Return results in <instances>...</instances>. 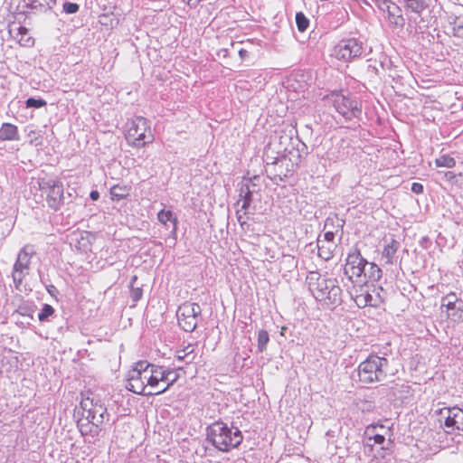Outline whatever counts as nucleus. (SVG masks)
<instances>
[{"mask_svg":"<svg viewBox=\"0 0 463 463\" xmlns=\"http://www.w3.org/2000/svg\"><path fill=\"white\" fill-rule=\"evenodd\" d=\"M306 282L313 297L324 305L335 308L342 303L343 291L336 279L327 278L318 271H309Z\"/></svg>","mask_w":463,"mask_h":463,"instance_id":"1","label":"nucleus"},{"mask_svg":"<svg viewBox=\"0 0 463 463\" xmlns=\"http://www.w3.org/2000/svg\"><path fill=\"white\" fill-rule=\"evenodd\" d=\"M82 411V419L78 420V428L82 435L89 432L93 436L98 435L100 431V425L109 420V413L107 408L100 402L99 400H95L93 397L82 398L80 403V409L77 413Z\"/></svg>","mask_w":463,"mask_h":463,"instance_id":"2","label":"nucleus"},{"mask_svg":"<svg viewBox=\"0 0 463 463\" xmlns=\"http://www.w3.org/2000/svg\"><path fill=\"white\" fill-rule=\"evenodd\" d=\"M207 440L214 448L222 452H228L237 448L243 439L241 431L233 426L229 427L222 421H215L206 429Z\"/></svg>","mask_w":463,"mask_h":463,"instance_id":"3","label":"nucleus"},{"mask_svg":"<svg viewBox=\"0 0 463 463\" xmlns=\"http://www.w3.org/2000/svg\"><path fill=\"white\" fill-rule=\"evenodd\" d=\"M389 361L376 354H370L358 366L359 381L365 384L383 382L387 377Z\"/></svg>","mask_w":463,"mask_h":463,"instance_id":"4","label":"nucleus"},{"mask_svg":"<svg viewBox=\"0 0 463 463\" xmlns=\"http://www.w3.org/2000/svg\"><path fill=\"white\" fill-rule=\"evenodd\" d=\"M128 142L134 146H144L154 140L149 122L144 117H136L128 123Z\"/></svg>","mask_w":463,"mask_h":463,"instance_id":"5","label":"nucleus"},{"mask_svg":"<svg viewBox=\"0 0 463 463\" xmlns=\"http://www.w3.org/2000/svg\"><path fill=\"white\" fill-rule=\"evenodd\" d=\"M149 373V363L139 361L128 371L126 388L136 393L147 396V382Z\"/></svg>","mask_w":463,"mask_h":463,"instance_id":"6","label":"nucleus"},{"mask_svg":"<svg viewBox=\"0 0 463 463\" xmlns=\"http://www.w3.org/2000/svg\"><path fill=\"white\" fill-rule=\"evenodd\" d=\"M327 101L332 103L335 110L346 120L359 118L362 113L360 102L343 94L333 93L327 97Z\"/></svg>","mask_w":463,"mask_h":463,"instance_id":"7","label":"nucleus"},{"mask_svg":"<svg viewBox=\"0 0 463 463\" xmlns=\"http://www.w3.org/2000/svg\"><path fill=\"white\" fill-rule=\"evenodd\" d=\"M40 190L46 194L48 206L58 211L65 202L63 184L56 179H42L38 182Z\"/></svg>","mask_w":463,"mask_h":463,"instance_id":"8","label":"nucleus"},{"mask_svg":"<svg viewBox=\"0 0 463 463\" xmlns=\"http://www.w3.org/2000/svg\"><path fill=\"white\" fill-rule=\"evenodd\" d=\"M439 424L448 434L459 435L463 431V410L458 407L439 410Z\"/></svg>","mask_w":463,"mask_h":463,"instance_id":"9","label":"nucleus"},{"mask_svg":"<svg viewBox=\"0 0 463 463\" xmlns=\"http://www.w3.org/2000/svg\"><path fill=\"white\" fill-rule=\"evenodd\" d=\"M202 308L197 303L185 302L176 312L179 326L185 332H194L201 317Z\"/></svg>","mask_w":463,"mask_h":463,"instance_id":"10","label":"nucleus"},{"mask_svg":"<svg viewBox=\"0 0 463 463\" xmlns=\"http://www.w3.org/2000/svg\"><path fill=\"white\" fill-rule=\"evenodd\" d=\"M34 253V248L30 244L25 245L20 250L12 272L13 280L16 288L20 287L25 276L28 275L31 258Z\"/></svg>","mask_w":463,"mask_h":463,"instance_id":"11","label":"nucleus"},{"mask_svg":"<svg viewBox=\"0 0 463 463\" xmlns=\"http://www.w3.org/2000/svg\"><path fill=\"white\" fill-rule=\"evenodd\" d=\"M367 282V280L358 282L359 285L354 286L352 291L350 292L352 298L360 308L365 307L367 306L378 307L383 301L380 293L375 292V289L373 290L374 294L370 292V287Z\"/></svg>","mask_w":463,"mask_h":463,"instance_id":"12","label":"nucleus"},{"mask_svg":"<svg viewBox=\"0 0 463 463\" xmlns=\"http://www.w3.org/2000/svg\"><path fill=\"white\" fill-rule=\"evenodd\" d=\"M337 59L345 61L358 58L363 53V43L354 38L343 39L335 49Z\"/></svg>","mask_w":463,"mask_h":463,"instance_id":"13","label":"nucleus"},{"mask_svg":"<svg viewBox=\"0 0 463 463\" xmlns=\"http://www.w3.org/2000/svg\"><path fill=\"white\" fill-rule=\"evenodd\" d=\"M365 264H367V260L363 258L360 251L357 249H353L346 258L345 274L348 276L349 279L356 277V282H363L362 275L364 272Z\"/></svg>","mask_w":463,"mask_h":463,"instance_id":"14","label":"nucleus"},{"mask_svg":"<svg viewBox=\"0 0 463 463\" xmlns=\"http://www.w3.org/2000/svg\"><path fill=\"white\" fill-rule=\"evenodd\" d=\"M446 308L447 317L453 322H459L463 314V300L455 293L447 294L441 299V309Z\"/></svg>","mask_w":463,"mask_h":463,"instance_id":"15","label":"nucleus"},{"mask_svg":"<svg viewBox=\"0 0 463 463\" xmlns=\"http://www.w3.org/2000/svg\"><path fill=\"white\" fill-rule=\"evenodd\" d=\"M161 382H164V367L149 363L147 396L160 395L166 392Z\"/></svg>","mask_w":463,"mask_h":463,"instance_id":"16","label":"nucleus"},{"mask_svg":"<svg viewBox=\"0 0 463 463\" xmlns=\"http://www.w3.org/2000/svg\"><path fill=\"white\" fill-rule=\"evenodd\" d=\"M271 146L276 150L277 155H281V157H285L286 153H290V149L294 148L292 133H286L284 131L276 133L272 142L269 145V149H271Z\"/></svg>","mask_w":463,"mask_h":463,"instance_id":"17","label":"nucleus"},{"mask_svg":"<svg viewBox=\"0 0 463 463\" xmlns=\"http://www.w3.org/2000/svg\"><path fill=\"white\" fill-rule=\"evenodd\" d=\"M379 430H384L385 428L383 425H370L366 428V446L372 449L374 444H378L382 449H389L388 444L391 443V440L389 439L386 443L385 435L381 433Z\"/></svg>","mask_w":463,"mask_h":463,"instance_id":"18","label":"nucleus"},{"mask_svg":"<svg viewBox=\"0 0 463 463\" xmlns=\"http://www.w3.org/2000/svg\"><path fill=\"white\" fill-rule=\"evenodd\" d=\"M254 194H251L250 193V190H249L248 187H244L243 185L241 184L240 186V189H239V201H238V204L241 203V210L244 211V214H247L248 213V211L250 210V205L252 203V202L254 201Z\"/></svg>","mask_w":463,"mask_h":463,"instance_id":"19","label":"nucleus"},{"mask_svg":"<svg viewBox=\"0 0 463 463\" xmlns=\"http://www.w3.org/2000/svg\"><path fill=\"white\" fill-rule=\"evenodd\" d=\"M56 0H24V5L35 12L43 13L52 8Z\"/></svg>","mask_w":463,"mask_h":463,"instance_id":"20","label":"nucleus"},{"mask_svg":"<svg viewBox=\"0 0 463 463\" xmlns=\"http://www.w3.org/2000/svg\"><path fill=\"white\" fill-rule=\"evenodd\" d=\"M18 128L11 123H4L0 128V140H18Z\"/></svg>","mask_w":463,"mask_h":463,"instance_id":"21","label":"nucleus"},{"mask_svg":"<svg viewBox=\"0 0 463 463\" xmlns=\"http://www.w3.org/2000/svg\"><path fill=\"white\" fill-rule=\"evenodd\" d=\"M399 248L400 242L394 239H392L391 241L384 246L382 256L387 264H392L394 262L395 254Z\"/></svg>","mask_w":463,"mask_h":463,"instance_id":"22","label":"nucleus"},{"mask_svg":"<svg viewBox=\"0 0 463 463\" xmlns=\"http://www.w3.org/2000/svg\"><path fill=\"white\" fill-rule=\"evenodd\" d=\"M382 277V269L374 263L368 262L364 265V272H363L362 279L369 280L374 282L381 279Z\"/></svg>","mask_w":463,"mask_h":463,"instance_id":"23","label":"nucleus"},{"mask_svg":"<svg viewBox=\"0 0 463 463\" xmlns=\"http://www.w3.org/2000/svg\"><path fill=\"white\" fill-rule=\"evenodd\" d=\"M380 8L386 12L388 16H395L400 21V24L402 23V8L398 5L390 0H383L380 5Z\"/></svg>","mask_w":463,"mask_h":463,"instance_id":"24","label":"nucleus"},{"mask_svg":"<svg viewBox=\"0 0 463 463\" xmlns=\"http://www.w3.org/2000/svg\"><path fill=\"white\" fill-rule=\"evenodd\" d=\"M404 8L411 13L420 14L427 7L426 0H402Z\"/></svg>","mask_w":463,"mask_h":463,"instance_id":"25","label":"nucleus"},{"mask_svg":"<svg viewBox=\"0 0 463 463\" xmlns=\"http://www.w3.org/2000/svg\"><path fill=\"white\" fill-rule=\"evenodd\" d=\"M157 219L164 225H166L167 222H172L173 229H172L171 232L173 234L176 233L178 221H177V218L175 216H174V213L172 211H170V210L165 211L164 209L161 210L157 213Z\"/></svg>","mask_w":463,"mask_h":463,"instance_id":"26","label":"nucleus"},{"mask_svg":"<svg viewBox=\"0 0 463 463\" xmlns=\"http://www.w3.org/2000/svg\"><path fill=\"white\" fill-rule=\"evenodd\" d=\"M318 256L325 260H328L333 258L334 244L326 245L325 241H322L320 237L317 239Z\"/></svg>","mask_w":463,"mask_h":463,"instance_id":"27","label":"nucleus"},{"mask_svg":"<svg viewBox=\"0 0 463 463\" xmlns=\"http://www.w3.org/2000/svg\"><path fill=\"white\" fill-rule=\"evenodd\" d=\"M194 352V345H188L184 349L178 350L176 352V358L178 361H184L185 364H190L195 357Z\"/></svg>","mask_w":463,"mask_h":463,"instance_id":"28","label":"nucleus"},{"mask_svg":"<svg viewBox=\"0 0 463 463\" xmlns=\"http://www.w3.org/2000/svg\"><path fill=\"white\" fill-rule=\"evenodd\" d=\"M179 378V373L175 369L164 368V382L166 383L165 385V391H167L171 386L177 382Z\"/></svg>","mask_w":463,"mask_h":463,"instance_id":"29","label":"nucleus"},{"mask_svg":"<svg viewBox=\"0 0 463 463\" xmlns=\"http://www.w3.org/2000/svg\"><path fill=\"white\" fill-rule=\"evenodd\" d=\"M449 22L452 29L453 35L458 38H463V16L450 17Z\"/></svg>","mask_w":463,"mask_h":463,"instance_id":"30","label":"nucleus"},{"mask_svg":"<svg viewBox=\"0 0 463 463\" xmlns=\"http://www.w3.org/2000/svg\"><path fill=\"white\" fill-rule=\"evenodd\" d=\"M15 38H17L18 42L24 46H29L33 43V38L28 36V29L24 26H19L17 28Z\"/></svg>","mask_w":463,"mask_h":463,"instance_id":"31","label":"nucleus"},{"mask_svg":"<svg viewBox=\"0 0 463 463\" xmlns=\"http://www.w3.org/2000/svg\"><path fill=\"white\" fill-rule=\"evenodd\" d=\"M128 189L127 186H120L118 184L113 185L110 188V195L113 200H121L128 196Z\"/></svg>","mask_w":463,"mask_h":463,"instance_id":"32","label":"nucleus"},{"mask_svg":"<svg viewBox=\"0 0 463 463\" xmlns=\"http://www.w3.org/2000/svg\"><path fill=\"white\" fill-rule=\"evenodd\" d=\"M259 179L260 177L255 175L253 178L244 179L241 184L244 187H248L251 194H258L260 191V187L256 182Z\"/></svg>","mask_w":463,"mask_h":463,"instance_id":"33","label":"nucleus"},{"mask_svg":"<svg viewBox=\"0 0 463 463\" xmlns=\"http://www.w3.org/2000/svg\"><path fill=\"white\" fill-rule=\"evenodd\" d=\"M269 342V333L261 329L258 333V350L259 352H263L266 350L267 345Z\"/></svg>","mask_w":463,"mask_h":463,"instance_id":"34","label":"nucleus"},{"mask_svg":"<svg viewBox=\"0 0 463 463\" xmlns=\"http://www.w3.org/2000/svg\"><path fill=\"white\" fill-rule=\"evenodd\" d=\"M296 24L299 32H305L309 25V20L302 12H298L296 14Z\"/></svg>","mask_w":463,"mask_h":463,"instance_id":"35","label":"nucleus"},{"mask_svg":"<svg viewBox=\"0 0 463 463\" xmlns=\"http://www.w3.org/2000/svg\"><path fill=\"white\" fill-rule=\"evenodd\" d=\"M436 165H437V166H439V167L444 166V167L451 168V167L455 166L456 161L453 157H451L448 155H443L436 159Z\"/></svg>","mask_w":463,"mask_h":463,"instance_id":"36","label":"nucleus"},{"mask_svg":"<svg viewBox=\"0 0 463 463\" xmlns=\"http://www.w3.org/2000/svg\"><path fill=\"white\" fill-rule=\"evenodd\" d=\"M54 312H55V310L51 305L44 304L43 306L40 313L38 314V319L41 322L47 321L49 319V317L54 314Z\"/></svg>","mask_w":463,"mask_h":463,"instance_id":"37","label":"nucleus"},{"mask_svg":"<svg viewBox=\"0 0 463 463\" xmlns=\"http://www.w3.org/2000/svg\"><path fill=\"white\" fill-rule=\"evenodd\" d=\"M47 102L43 99L28 98L25 101L27 108L40 109L46 106Z\"/></svg>","mask_w":463,"mask_h":463,"instance_id":"38","label":"nucleus"},{"mask_svg":"<svg viewBox=\"0 0 463 463\" xmlns=\"http://www.w3.org/2000/svg\"><path fill=\"white\" fill-rule=\"evenodd\" d=\"M80 9V5L77 3L65 1L62 5V11L68 14H76Z\"/></svg>","mask_w":463,"mask_h":463,"instance_id":"39","label":"nucleus"},{"mask_svg":"<svg viewBox=\"0 0 463 463\" xmlns=\"http://www.w3.org/2000/svg\"><path fill=\"white\" fill-rule=\"evenodd\" d=\"M274 150L275 149H273L271 147V149L268 148V150L266 152V159L265 160H266V164H267L268 166L278 165L281 161V159L283 158V157H281V155H278L277 156H271L269 155V151L273 152Z\"/></svg>","mask_w":463,"mask_h":463,"instance_id":"40","label":"nucleus"},{"mask_svg":"<svg viewBox=\"0 0 463 463\" xmlns=\"http://www.w3.org/2000/svg\"><path fill=\"white\" fill-rule=\"evenodd\" d=\"M142 295L143 291L140 288H131L130 298L133 302H137L142 298Z\"/></svg>","mask_w":463,"mask_h":463,"instance_id":"41","label":"nucleus"},{"mask_svg":"<svg viewBox=\"0 0 463 463\" xmlns=\"http://www.w3.org/2000/svg\"><path fill=\"white\" fill-rule=\"evenodd\" d=\"M334 239H335V232L332 231H326L324 233V239L322 241H325V243H327V244H334Z\"/></svg>","mask_w":463,"mask_h":463,"instance_id":"42","label":"nucleus"},{"mask_svg":"<svg viewBox=\"0 0 463 463\" xmlns=\"http://www.w3.org/2000/svg\"><path fill=\"white\" fill-rule=\"evenodd\" d=\"M388 19H389L390 23L396 27H402L405 24V20H404L402 14V23L401 24H400V21H398V18L396 19L395 16H388Z\"/></svg>","mask_w":463,"mask_h":463,"instance_id":"43","label":"nucleus"},{"mask_svg":"<svg viewBox=\"0 0 463 463\" xmlns=\"http://www.w3.org/2000/svg\"><path fill=\"white\" fill-rule=\"evenodd\" d=\"M411 191L417 194L423 192V185L420 183H412Z\"/></svg>","mask_w":463,"mask_h":463,"instance_id":"44","label":"nucleus"},{"mask_svg":"<svg viewBox=\"0 0 463 463\" xmlns=\"http://www.w3.org/2000/svg\"><path fill=\"white\" fill-rule=\"evenodd\" d=\"M236 214H237L238 222H240L241 225H243L246 222L243 220V215H245L244 211L241 210V208L240 210H237Z\"/></svg>","mask_w":463,"mask_h":463,"instance_id":"45","label":"nucleus"},{"mask_svg":"<svg viewBox=\"0 0 463 463\" xmlns=\"http://www.w3.org/2000/svg\"><path fill=\"white\" fill-rule=\"evenodd\" d=\"M90 197L93 201H97L99 198V193L98 191H91Z\"/></svg>","mask_w":463,"mask_h":463,"instance_id":"46","label":"nucleus"},{"mask_svg":"<svg viewBox=\"0 0 463 463\" xmlns=\"http://www.w3.org/2000/svg\"><path fill=\"white\" fill-rule=\"evenodd\" d=\"M187 4L190 7H196L198 5V0H187Z\"/></svg>","mask_w":463,"mask_h":463,"instance_id":"47","label":"nucleus"},{"mask_svg":"<svg viewBox=\"0 0 463 463\" xmlns=\"http://www.w3.org/2000/svg\"><path fill=\"white\" fill-rule=\"evenodd\" d=\"M247 54H248V52L244 49H241L239 51V55L241 59H244L247 56Z\"/></svg>","mask_w":463,"mask_h":463,"instance_id":"48","label":"nucleus"},{"mask_svg":"<svg viewBox=\"0 0 463 463\" xmlns=\"http://www.w3.org/2000/svg\"><path fill=\"white\" fill-rule=\"evenodd\" d=\"M330 225H333V219L327 218V219H326V222H325V227H324V229H325V230H326V229H327V228H328V226H330Z\"/></svg>","mask_w":463,"mask_h":463,"instance_id":"49","label":"nucleus"},{"mask_svg":"<svg viewBox=\"0 0 463 463\" xmlns=\"http://www.w3.org/2000/svg\"><path fill=\"white\" fill-rule=\"evenodd\" d=\"M347 154H348V153H346V154L342 153L341 155H339V156H336V159H337V160H343V159L346 156V155H347Z\"/></svg>","mask_w":463,"mask_h":463,"instance_id":"50","label":"nucleus"},{"mask_svg":"<svg viewBox=\"0 0 463 463\" xmlns=\"http://www.w3.org/2000/svg\"><path fill=\"white\" fill-rule=\"evenodd\" d=\"M137 279V276L132 277L131 281H130L131 288L134 287L133 285L136 282Z\"/></svg>","mask_w":463,"mask_h":463,"instance_id":"51","label":"nucleus"},{"mask_svg":"<svg viewBox=\"0 0 463 463\" xmlns=\"http://www.w3.org/2000/svg\"><path fill=\"white\" fill-rule=\"evenodd\" d=\"M161 384H163V386H164V385L166 384V383L165 382H161Z\"/></svg>","mask_w":463,"mask_h":463,"instance_id":"52","label":"nucleus"},{"mask_svg":"<svg viewBox=\"0 0 463 463\" xmlns=\"http://www.w3.org/2000/svg\"><path fill=\"white\" fill-rule=\"evenodd\" d=\"M202 0H198V4L201 2Z\"/></svg>","mask_w":463,"mask_h":463,"instance_id":"53","label":"nucleus"}]
</instances>
